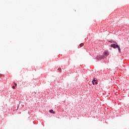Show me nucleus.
<instances>
[{
  "instance_id": "f257e3e1",
  "label": "nucleus",
  "mask_w": 129,
  "mask_h": 129,
  "mask_svg": "<svg viewBox=\"0 0 129 129\" xmlns=\"http://www.w3.org/2000/svg\"><path fill=\"white\" fill-rule=\"evenodd\" d=\"M110 47L111 48H113L114 49H116L117 48L118 51L119 53H120L121 51H120V47L119 46H118V44H117V43H115V44H111Z\"/></svg>"
},
{
  "instance_id": "f03ea898",
  "label": "nucleus",
  "mask_w": 129,
  "mask_h": 129,
  "mask_svg": "<svg viewBox=\"0 0 129 129\" xmlns=\"http://www.w3.org/2000/svg\"><path fill=\"white\" fill-rule=\"evenodd\" d=\"M104 58H105V56L99 55L97 56L96 59L97 60H101V59H104Z\"/></svg>"
},
{
  "instance_id": "7ed1b4c3",
  "label": "nucleus",
  "mask_w": 129,
  "mask_h": 129,
  "mask_svg": "<svg viewBox=\"0 0 129 129\" xmlns=\"http://www.w3.org/2000/svg\"><path fill=\"white\" fill-rule=\"evenodd\" d=\"M103 55L105 56V58H106L107 56H108V55H109V52H108V51H104L103 53Z\"/></svg>"
},
{
  "instance_id": "20e7f679",
  "label": "nucleus",
  "mask_w": 129,
  "mask_h": 129,
  "mask_svg": "<svg viewBox=\"0 0 129 129\" xmlns=\"http://www.w3.org/2000/svg\"><path fill=\"white\" fill-rule=\"evenodd\" d=\"M92 83L93 85H94L95 84H98V83L97 82V81L95 80V79H94L92 81Z\"/></svg>"
},
{
  "instance_id": "39448f33",
  "label": "nucleus",
  "mask_w": 129,
  "mask_h": 129,
  "mask_svg": "<svg viewBox=\"0 0 129 129\" xmlns=\"http://www.w3.org/2000/svg\"><path fill=\"white\" fill-rule=\"evenodd\" d=\"M49 112H50V113H53V114H55V111H54L53 109H50L49 110Z\"/></svg>"
},
{
  "instance_id": "423d86ee",
  "label": "nucleus",
  "mask_w": 129,
  "mask_h": 129,
  "mask_svg": "<svg viewBox=\"0 0 129 129\" xmlns=\"http://www.w3.org/2000/svg\"><path fill=\"white\" fill-rule=\"evenodd\" d=\"M109 42L110 43H116L115 41H112V40L109 41Z\"/></svg>"
},
{
  "instance_id": "0eeeda50",
  "label": "nucleus",
  "mask_w": 129,
  "mask_h": 129,
  "mask_svg": "<svg viewBox=\"0 0 129 129\" xmlns=\"http://www.w3.org/2000/svg\"><path fill=\"white\" fill-rule=\"evenodd\" d=\"M84 44H83V43H81V44H80V46L81 47H83V46H84Z\"/></svg>"
},
{
  "instance_id": "6e6552de",
  "label": "nucleus",
  "mask_w": 129,
  "mask_h": 129,
  "mask_svg": "<svg viewBox=\"0 0 129 129\" xmlns=\"http://www.w3.org/2000/svg\"><path fill=\"white\" fill-rule=\"evenodd\" d=\"M12 87H13V89H15V88H16V87L15 86H13Z\"/></svg>"
},
{
  "instance_id": "1a4fd4ad",
  "label": "nucleus",
  "mask_w": 129,
  "mask_h": 129,
  "mask_svg": "<svg viewBox=\"0 0 129 129\" xmlns=\"http://www.w3.org/2000/svg\"><path fill=\"white\" fill-rule=\"evenodd\" d=\"M58 70H59V71L60 72H61V69L59 68V69H58Z\"/></svg>"
},
{
  "instance_id": "9d476101",
  "label": "nucleus",
  "mask_w": 129,
  "mask_h": 129,
  "mask_svg": "<svg viewBox=\"0 0 129 129\" xmlns=\"http://www.w3.org/2000/svg\"><path fill=\"white\" fill-rule=\"evenodd\" d=\"M14 84H15V86H17V84L14 83Z\"/></svg>"
}]
</instances>
